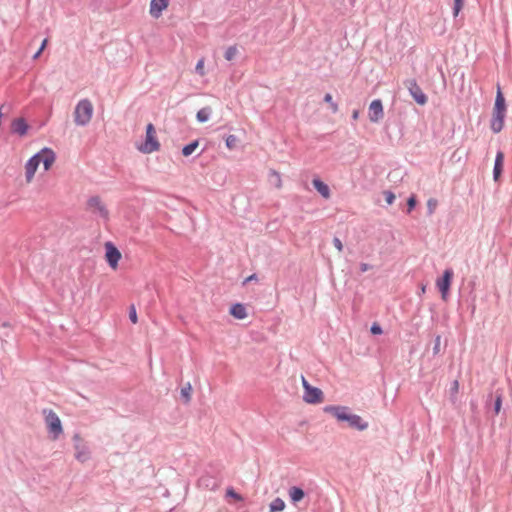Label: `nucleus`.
<instances>
[{
  "label": "nucleus",
  "mask_w": 512,
  "mask_h": 512,
  "mask_svg": "<svg viewBox=\"0 0 512 512\" xmlns=\"http://www.w3.org/2000/svg\"><path fill=\"white\" fill-rule=\"evenodd\" d=\"M301 382L304 388L303 400L309 404H318L323 402V392L317 388L311 386L304 376L301 377Z\"/></svg>",
  "instance_id": "nucleus-3"
},
{
  "label": "nucleus",
  "mask_w": 512,
  "mask_h": 512,
  "mask_svg": "<svg viewBox=\"0 0 512 512\" xmlns=\"http://www.w3.org/2000/svg\"><path fill=\"white\" fill-rule=\"evenodd\" d=\"M503 159V153L499 152L496 156L495 160H502Z\"/></svg>",
  "instance_id": "nucleus-45"
},
{
  "label": "nucleus",
  "mask_w": 512,
  "mask_h": 512,
  "mask_svg": "<svg viewBox=\"0 0 512 512\" xmlns=\"http://www.w3.org/2000/svg\"><path fill=\"white\" fill-rule=\"evenodd\" d=\"M168 5L169 0H151L149 13L153 18L158 19Z\"/></svg>",
  "instance_id": "nucleus-12"
},
{
  "label": "nucleus",
  "mask_w": 512,
  "mask_h": 512,
  "mask_svg": "<svg viewBox=\"0 0 512 512\" xmlns=\"http://www.w3.org/2000/svg\"><path fill=\"white\" fill-rule=\"evenodd\" d=\"M238 142H239V140L235 135H229L226 138V145L229 149L236 148L238 145Z\"/></svg>",
  "instance_id": "nucleus-27"
},
{
  "label": "nucleus",
  "mask_w": 512,
  "mask_h": 512,
  "mask_svg": "<svg viewBox=\"0 0 512 512\" xmlns=\"http://www.w3.org/2000/svg\"><path fill=\"white\" fill-rule=\"evenodd\" d=\"M352 118L354 120H357L359 118V111L358 110L353 111Z\"/></svg>",
  "instance_id": "nucleus-43"
},
{
  "label": "nucleus",
  "mask_w": 512,
  "mask_h": 512,
  "mask_svg": "<svg viewBox=\"0 0 512 512\" xmlns=\"http://www.w3.org/2000/svg\"><path fill=\"white\" fill-rule=\"evenodd\" d=\"M93 115V105L90 100L83 99L78 102L74 111V120L77 125H86Z\"/></svg>",
  "instance_id": "nucleus-2"
},
{
  "label": "nucleus",
  "mask_w": 512,
  "mask_h": 512,
  "mask_svg": "<svg viewBox=\"0 0 512 512\" xmlns=\"http://www.w3.org/2000/svg\"><path fill=\"white\" fill-rule=\"evenodd\" d=\"M324 412L335 417L339 422L346 421L351 428L359 431L366 430L368 423L359 415L350 413V409L346 406L328 405L324 407Z\"/></svg>",
  "instance_id": "nucleus-1"
},
{
  "label": "nucleus",
  "mask_w": 512,
  "mask_h": 512,
  "mask_svg": "<svg viewBox=\"0 0 512 512\" xmlns=\"http://www.w3.org/2000/svg\"><path fill=\"white\" fill-rule=\"evenodd\" d=\"M493 110H498V111L506 112L505 99H504V96H503L500 88H498V91H497V95H496V99H495V104H494Z\"/></svg>",
  "instance_id": "nucleus-20"
},
{
  "label": "nucleus",
  "mask_w": 512,
  "mask_h": 512,
  "mask_svg": "<svg viewBox=\"0 0 512 512\" xmlns=\"http://www.w3.org/2000/svg\"><path fill=\"white\" fill-rule=\"evenodd\" d=\"M39 163L40 162H26L24 171L27 183H30L33 180L34 175L38 169Z\"/></svg>",
  "instance_id": "nucleus-15"
},
{
  "label": "nucleus",
  "mask_w": 512,
  "mask_h": 512,
  "mask_svg": "<svg viewBox=\"0 0 512 512\" xmlns=\"http://www.w3.org/2000/svg\"><path fill=\"white\" fill-rule=\"evenodd\" d=\"M105 248V260L111 269L116 270L118 268L119 261L122 258L121 252L112 242H106Z\"/></svg>",
  "instance_id": "nucleus-6"
},
{
  "label": "nucleus",
  "mask_w": 512,
  "mask_h": 512,
  "mask_svg": "<svg viewBox=\"0 0 512 512\" xmlns=\"http://www.w3.org/2000/svg\"><path fill=\"white\" fill-rule=\"evenodd\" d=\"M255 279H256V275H255V274H253V275L249 276V277L246 279V281H252V280H255Z\"/></svg>",
  "instance_id": "nucleus-46"
},
{
  "label": "nucleus",
  "mask_w": 512,
  "mask_h": 512,
  "mask_svg": "<svg viewBox=\"0 0 512 512\" xmlns=\"http://www.w3.org/2000/svg\"><path fill=\"white\" fill-rule=\"evenodd\" d=\"M210 116V108H202L197 112V119L199 122H206Z\"/></svg>",
  "instance_id": "nucleus-22"
},
{
  "label": "nucleus",
  "mask_w": 512,
  "mask_h": 512,
  "mask_svg": "<svg viewBox=\"0 0 512 512\" xmlns=\"http://www.w3.org/2000/svg\"><path fill=\"white\" fill-rule=\"evenodd\" d=\"M226 495L228 497L234 498L236 501H242L243 498L241 495H239L233 488H228L226 491Z\"/></svg>",
  "instance_id": "nucleus-30"
},
{
  "label": "nucleus",
  "mask_w": 512,
  "mask_h": 512,
  "mask_svg": "<svg viewBox=\"0 0 512 512\" xmlns=\"http://www.w3.org/2000/svg\"><path fill=\"white\" fill-rule=\"evenodd\" d=\"M371 333L374 334V335H379V334L382 333V328L377 323H374L371 326Z\"/></svg>",
  "instance_id": "nucleus-39"
},
{
  "label": "nucleus",
  "mask_w": 512,
  "mask_h": 512,
  "mask_svg": "<svg viewBox=\"0 0 512 512\" xmlns=\"http://www.w3.org/2000/svg\"><path fill=\"white\" fill-rule=\"evenodd\" d=\"M52 163L53 162H43V171L44 172L48 171L51 168Z\"/></svg>",
  "instance_id": "nucleus-42"
},
{
  "label": "nucleus",
  "mask_w": 512,
  "mask_h": 512,
  "mask_svg": "<svg viewBox=\"0 0 512 512\" xmlns=\"http://www.w3.org/2000/svg\"><path fill=\"white\" fill-rule=\"evenodd\" d=\"M73 440L75 442V458L82 463L86 462L89 459L88 447L83 443L81 436L78 434L73 436Z\"/></svg>",
  "instance_id": "nucleus-10"
},
{
  "label": "nucleus",
  "mask_w": 512,
  "mask_h": 512,
  "mask_svg": "<svg viewBox=\"0 0 512 512\" xmlns=\"http://www.w3.org/2000/svg\"><path fill=\"white\" fill-rule=\"evenodd\" d=\"M333 245H334V247H335L339 252H342V250H343V244H342V242H341V240H340L339 238L335 237V238L333 239Z\"/></svg>",
  "instance_id": "nucleus-38"
},
{
  "label": "nucleus",
  "mask_w": 512,
  "mask_h": 512,
  "mask_svg": "<svg viewBox=\"0 0 512 512\" xmlns=\"http://www.w3.org/2000/svg\"><path fill=\"white\" fill-rule=\"evenodd\" d=\"M458 387H459V383H458V381H454V383H453V389H454V391H455V392H457V391H458Z\"/></svg>",
  "instance_id": "nucleus-44"
},
{
  "label": "nucleus",
  "mask_w": 512,
  "mask_h": 512,
  "mask_svg": "<svg viewBox=\"0 0 512 512\" xmlns=\"http://www.w3.org/2000/svg\"><path fill=\"white\" fill-rule=\"evenodd\" d=\"M288 494L293 503L301 501L305 496L304 491L301 488L296 487V486L291 487L288 490Z\"/></svg>",
  "instance_id": "nucleus-19"
},
{
  "label": "nucleus",
  "mask_w": 512,
  "mask_h": 512,
  "mask_svg": "<svg viewBox=\"0 0 512 512\" xmlns=\"http://www.w3.org/2000/svg\"><path fill=\"white\" fill-rule=\"evenodd\" d=\"M28 124L23 118L14 119L11 123V130L20 136H23L28 131Z\"/></svg>",
  "instance_id": "nucleus-14"
},
{
  "label": "nucleus",
  "mask_w": 512,
  "mask_h": 512,
  "mask_svg": "<svg viewBox=\"0 0 512 512\" xmlns=\"http://www.w3.org/2000/svg\"><path fill=\"white\" fill-rule=\"evenodd\" d=\"M197 147H198L197 141H194V142L186 145L182 150L183 156L187 157V156L191 155Z\"/></svg>",
  "instance_id": "nucleus-23"
},
{
  "label": "nucleus",
  "mask_w": 512,
  "mask_h": 512,
  "mask_svg": "<svg viewBox=\"0 0 512 512\" xmlns=\"http://www.w3.org/2000/svg\"><path fill=\"white\" fill-rule=\"evenodd\" d=\"M191 393H192V386L190 383H187L186 386H184L181 389V395L183 398H185V401L188 403L191 399Z\"/></svg>",
  "instance_id": "nucleus-25"
},
{
  "label": "nucleus",
  "mask_w": 512,
  "mask_h": 512,
  "mask_svg": "<svg viewBox=\"0 0 512 512\" xmlns=\"http://www.w3.org/2000/svg\"><path fill=\"white\" fill-rule=\"evenodd\" d=\"M452 278H453L452 269H446L443 273V276L441 278L437 279V281H436V286L438 287L439 291L441 292V296L444 301H446L448 298Z\"/></svg>",
  "instance_id": "nucleus-8"
},
{
  "label": "nucleus",
  "mask_w": 512,
  "mask_h": 512,
  "mask_svg": "<svg viewBox=\"0 0 512 512\" xmlns=\"http://www.w3.org/2000/svg\"><path fill=\"white\" fill-rule=\"evenodd\" d=\"M501 403H502L501 396H498V397L496 398V401H495V412H496V413H499V412H500V409H501Z\"/></svg>",
  "instance_id": "nucleus-40"
},
{
  "label": "nucleus",
  "mask_w": 512,
  "mask_h": 512,
  "mask_svg": "<svg viewBox=\"0 0 512 512\" xmlns=\"http://www.w3.org/2000/svg\"><path fill=\"white\" fill-rule=\"evenodd\" d=\"M370 268H371V267H370V265H369V264H367V263H362V264L360 265V270H361L362 272H366V271H368Z\"/></svg>",
  "instance_id": "nucleus-41"
},
{
  "label": "nucleus",
  "mask_w": 512,
  "mask_h": 512,
  "mask_svg": "<svg viewBox=\"0 0 512 512\" xmlns=\"http://www.w3.org/2000/svg\"><path fill=\"white\" fill-rule=\"evenodd\" d=\"M196 71L201 75V76H204L205 75V70H204V59H200L197 64H196Z\"/></svg>",
  "instance_id": "nucleus-33"
},
{
  "label": "nucleus",
  "mask_w": 512,
  "mask_h": 512,
  "mask_svg": "<svg viewBox=\"0 0 512 512\" xmlns=\"http://www.w3.org/2000/svg\"><path fill=\"white\" fill-rule=\"evenodd\" d=\"M44 413L48 430L53 434V439L56 440L63 432L61 420L52 410L44 411Z\"/></svg>",
  "instance_id": "nucleus-5"
},
{
  "label": "nucleus",
  "mask_w": 512,
  "mask_h": 512,
  "mask_svg": "<svg viewBox=\"0 0 512 512\" xmlns=\"http://www.w3.org/2000/svg\"><path fill=\"white\" fill-rule=\"evenodd\" d=\"M313 186L325 199L330 197V189L328 185H326L320 179H314Z\"/></svg>",
  "instance_id": "nucleus-18"
},
{
  "label": "nucleus",
  "mask_w": 512,
  "mask_h": 512,
  "mask_svg": "<svg viewBox=\"0 0 512 512\" xmlns=\"http://www.w3.org/2000/svg\"><path fill=\"white\" fill-rule=\"evenodd\" d=\"M129 318H130V320H131V322H132L133 324H136V323H137V321H138L137 313H136V310H135V308H134V307H132V308L130 309V312H129Z\"/></svg>",
  "instance_id": "nucleus-36"
},
{
  "label": "nucleus",
  "mask_w": 512,
  "mask_h": 512,
  "mask_svg": "<svg viewBox=\"0 0 512 512\" xmlns=\"http://www.w3.org/2000/svg\"><path fill=\"white\" fill-rule=\"evenodd\" d=\"M407 205H408V212H410L416 205V198L414 195H412L408 201H407Z\"/></svg>",
  "instance_id": "nucleus-37"
},
{
  "label": "nucleus",
  "mask_w": 512,
  "mask_h": 512,
  "mask_svg": "<svg viewBox=\"0 0 512 512\" xmlns=\"http://www.w3.org/2000/svg\"><path fill=\"white\" fill-rule=\"evenodd\" d=\"M437 205H438V202L436 199L432 198L427 201V207H428V211L430 214L434 213Z\"/></svg>",
  "instance_id": "nucleus-31"
},
{
  "label": "nucleus",
  "mask_w": 512,
  "mask_h": 512,
  "mask_svg": "<svg viewBox=\"0 0 512 512\" xmlns=\"http://www.w3.org/2000/svg\"><path fill=\"white\" fill-rule=\"evenodd\" d=\"M237 53H238V50H237L236 46H230L225 51V54H224L225 59L228 61H231L236 57Z\"/></svg>",
  "instance_id": "nucleus-24"
},
{
  "label": "nucleus",
  "mask_w": 512,
  "mask_h": 512,
  "mask_svg": "<svg viewBox=\"0 0 512 512\" xmlns=\"http://www.w3.org/2000/svg\"><path fill=\"white\" fill-rule=\"evenodd\" d=\"M463 7V0H454V16H458L460 10L462 9Z\"/></svg>",
  "instance_id": "nucleus-32"
},
{
  "label": "nucleus",
  "mask_w": 512,
  "mask_h": 512,
  "mask_svg": "<svg viewBox=\"0 0 512 512\" xmlns=\"http://www.w3.org/2000/svg\"><path fill=\"white\" fill-rule=\"evenodd\" d=\"M421 291H422V292H425V286H423V287L421 288Z\"/></svg>",
  "instance_id": "nucleus-47"
},
{
  "label": "nucleus",
  "mask_w": 512,
  "mask_h": 512,
  "mask_svg": "<svg viewBox=\"0 0 512 512\" xmlns=\"http://www.w3.org/2000/svg\"><path fill=\"white\" fill-rule=\"evenodd\" d=\"M285 509V503L281 498L274 499L270 505L269 510L270 512H280Z\"/></svg>",
  "instance_id": "nucleus-21"
},
{
  "label": "nucleus",
  "mask_w": 512,
  "mask_h": 512,
  "mask_svg": "<svg viewBox=\"0 0 512 512\" xmlns=\"http://www.w3.org/2000/svg\"><path fill=\"white\" fill-rule=\"evenodd\" d=\"M385 200L387 204L391 205L395 200V195L391 191H385L384 192Z\"/></svg>",
  "instance_id": "nucleus-34"
},
{
  "label": "nucleus",
  "mask_w": 512,
  "mask_h": 512,
  "mask_svg": "<svg viewBox=\"0 0 512 512\" xmlns=\"http://www.w3.org/2000/svg\"><path fill=\"white\" fill-rule=\"evenodd\" d=\"M88 209L95 215L107 220L109 218V211L99 196L91 197L87 202Z\"/></svg>",
  "instance_id": "nucleus-7"
},
{
  "label": "nucleus",
  "mask_w": 512,
  "mask_h": 512,
  "mask_svg": "<svg viewBox=\"0 0 512 512\" xmlns=\"http://www.w3.org/2000/svg\"><path fill=\"white\" fill-rule=\"evenodd\" d=\"M230 314L236 319H244L247 317V311L243 304L236 303L230 308Z\"/></svg>",
  "instance_id": "nucleus-17"
},
{
  "label": "nucleus",
  "mask_w": 512,
  "mask_h": 512,
  "mask_svg": "<svg viewBox=\"0 0 512 512\" xmlns=\"http://www.w3.org/2000/svg\"><path fill=\"white\" fill-rule=\"evenodd\" d=\"M506 112L493 110L491 119V129L495 133H499L504 127V118Z\"/></svg>",
  "instance_id": "nucleus-13"
},
{
  "label": "nucleus",
  "mask_w": 512,
  "mask_h": 512,
  "mask_svg": "<svg viewBox=\"0 0 512 512\" xmlns=\"http://www.w3.org/2000/svg\"><path fill=\"white\" fill-rule=\"evenodd\" d=\"M160 144L156 137V130L153 124L149 123L146 127V139L145 142L139 147V149L145 153H151L157 151Z\"/></svg>",
  "instance_id": "nucleus-4"
},
{
  "label": "nucleus",
  "mask_w": 512,
  "mask_h": 512,
  "mask_svg": "<svg viewBox=\"0 0 512 512\" xmlns=\"http://www.w3.org/2000/svg\"><path fill=\"white\" fill-rule=\"evenodd\" d=\"M324 101L329 104L332 112L336 113L338 111V104L333 101L331 94L327 93L324 97Z\"/></svg>",
  "instance_id": "nucleus-26"
},
{
  "label": "nucleus",
  "mask_w": 512,
  "mask_h": 512,
  "mask_svg": "<svg viewBox=\"0 0 512 512\" xmlns=\"http://www.w3.org/2000/svg\"><path fill=\"white\" fill-rule=\"evenodd\" d=\"M56 155L50 148H43L40 152L30 158V160H55Z\"/></svg>",
  "instance_id": "nucleus-16"
},
{
  "label": "nucleus",
  "mask_w": 512,
  "mask_h": 512,
  "mask_svg": "<svg viewBox=\"0 0 512 512\" xmlns=\"http://www.w3.org/2000/svg\"><path fill=\"white\" fill-rule=\"evenodd\" d=\"M408 89L413 99L419 105H425L427 103V96L424 94V92L422 91V89L419 87L415 80L409 81Z\"/></svg>",
  "instance_id": "nucleus-11"
},
{
  "label": "nucleus",
  "mask_w": 512,
  "mask_h": 512,
  "mask_svg": "<svg viewBox=\"0 0 512 512\" xmlns=\"http://www.w3.org/2000/svg\"><path fill=\"white\" fill-rule=\"evenodd\" d=\"M47 42H48V40H47V39H44V40H43V42H42V44H41V46H40L39 50L34 54L33 59H37V58L41 55V53H42V52L44 51V49L46 48Z\"/></svg>",
  "instance_id": "nucleus-35"
},
{
  "label": "nucleus",
  "mask_w": 512,
  "mask_h": 512,
  "mask_svg": "<svg viewBox=\"0 0 512 512\" xmlns=\"http://www.w3.org/2000/svg\"><path fill=\"white\" fill-rule=\"evenodd\" d=\"M502 162H495V166H494V171H493V174H494V179L497 181L501 175V172H502Z\"/></svg>",
  "instance_id": "nucleus-29"
},
{
  "label": "nucleus",
  "mask_w": 512,
  "mask_h": 512,
  "mask_svg": "<svg viewBox=\"0 0 512 512\" xmlns=\"http://www.w3.org/2000/svg\"><path fill=\"white\" fill-rule=\"evenodd\" d=\"M270 181H271V182L275 185V187H277V188H280V187H281V185H282V184H281V178H280V175H279L277 172H275V171L271 172V179H270Z\"/></svg>",
  "instance_id": "nucleus-28"
},
{
  "label": "nucleus",
  "mask_w": 512,
  "mask_h": 512,
  "mask_svg": "<svg viewBox=\"0 0 512 512\" xmlns=\"http://www.w3.org/2000/svg\"><path fill=\"white\" fill-rule=\"evenodd\" d=\"M384 117L383 104L380 99L373 100L368 108V118L372 123H378Z\"/></svg>",
  "instance_id": "nucleus-9"
}]
</instances>
